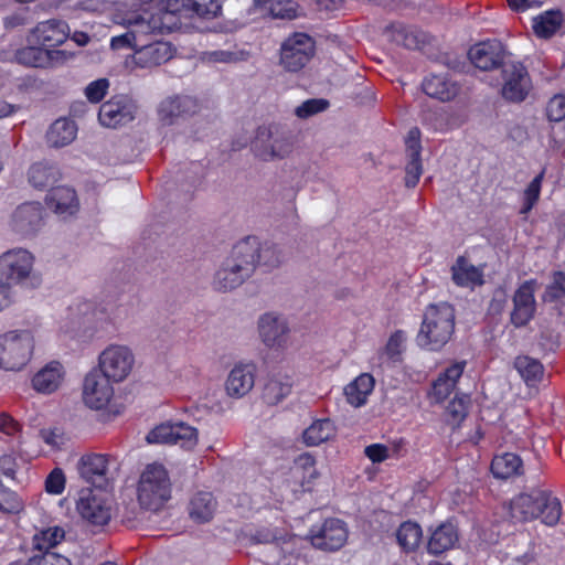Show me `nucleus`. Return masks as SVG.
I'll use <instances>...</instances> for the list:
<instances>
[{
  "instance_id": "f257e3e1",
  "label": "nucleus",
  "mask_w": 565,
  "mask_h": 565,
  "mask_svg": "<svg viewBox=\"0 0 565 565\" xmlns=\"http://www.w3.org/2000/svg\"><path fill=\"white\" fill-rule=\"evenodd\" d=\"M34 263V255L25 248L15 247L0 254V311L13 303V286L38 288L41 285Z\"/></svg>"
},
{
  "instance_id": "f03ea898",
  "label": "nucleus",
  "mask_w": 565,
  "mask_h": 565,
  "mask_svg": "<svg viewBox=\"0 0 565 565\" xmlns=\"http://www.w3.org/2000/svg\"><path fill=\"white\" fill-rule=\"evenodd\" d=\"M509 509L514 522H527L541 515L542 522L548 526L556 525L562 515L561 501L551 491L543 489L515 495Z\"/></svg>"
},
{
  "instance_id": "7ed1b4c3",
  "label": "nucleus",
  "mask_w": 565,
  "mask_h": 565,
  "mask_svg": "<svg viewBox=\"0 0 565 565\" xmlns=\"http://www.w3.org/2000/svg\"><path fill=\"white\" fill-rule=\"evenodd\" d=\"M454 329V308L447 302L430 305L424 313L416 342L423 349L438 351L450 340Z\"/></svg>"
},
{
  "instance_id": "20e7f679",
  "label": "nucleus",
  "mask_w": 565,
  "mask_h": 565,
  "mask_svg": "<svg viewBox=\"0 0 565 565\" xmlns=\"http://www.w3.org/2000/svg\"><path fill=\"white\" fill-rule=\"evenodd\" d=\"M254 247L238 242L231 254L224 259L214 276V287L227 291L241 286L249 278L253 270Z\"/></svg>"
},
{
  "instance_id": "39448f33",
  "label": "nucleus",
  "mask_w": 565,
  "mask_h": 565,
  "mask_svg": "<svg viewBox=\"0 0 565 565\" xmlns=\"http://www.w3.org/2000/svg\"><path fill=\"white\" fill-rule=\"evenodd\" d=\"M294 148L292 134L276 125L259 127L252 142L255 157L265 162L286 159L292 153Z\"/></svg>"
},
{
  "instance_id": "423d86ee",
  "label": "nucleus",
  "mask_w": 565,
  "mask_h": 565,
  "mask_svg": "<svg viewBox=\"0 0 565 565\" xmlns=\"http://www.w3.org/2000/svg\"><path fill=\"white\" fill-rule=\"evenodd\" d=\"M171 497V482L162 465H148L139 478L138 501L142 508L159 510Z\"/></svg>"
},
{
  "instance_id": "0eeeda50",
  "label": "nucleus",
  "mask_w": 565,
  "mask_h": 565,
  "mask_svg": "<svg viewBox=\"0 0 565 565\" xmlns=\"http://www.w3.org/2000/svg\"><path fill=\"white\" fill-rule=\"evenodd\" d=\"M34 340L28 330H12L0 335V366L19 371L30 361Z\"/></svg>"
},
{
  "instance_id": "6e6552de",
  "label": "nucleus",
  "mask_w": 565,
  "mask_h": 565,
  "mask_svg": "<svg viewBox=\"0 0 565 565\" xmlns=\"http://www.w3.org/2000/svg\"><path fill=\"white\" fill-rule=\"evenodd\" d=\"M136 358L126 344H108L98 355V372L115 383L125 381L132 372Z\"/></svg>"
},
{
  "instance_id": "1a4fd4ad",
  "label": "nucleus",
  "mask_w": 565,
  "mask_h": 565,
  "mask_svg": "<svg viewBox=\"0 0 565 565\" xmlns=\"http://www.w3.org/2000/svg\"><path fill=\"white\" fill-rule=\"evenodd\" d=\"M258 335L263 344L274 351H285L290 345L288 319L277 312H266L257 321Z\"/></svg>"
},
{
  "instance_id": "9d476101",
  "label": "nucleus",
  "mask_w": 565,
  "mask_h": 565,
  "mask_svg": "<svg viewBox=\"0 0 565 565\" xmlns=\"http://www.w3.org/2000/svg\"><path fill=\"white\" fill-rule=\"evenodd\" d=\"M315 53L313 40L305 33H295L280 47V65L287 72H299Z\"/></svg>"
},
{
  "instance_id": "9b49d317",
  "label": "nucleus",
  "mask_w": 565,
  "mask_h": 565,
  "mask_svg": "<svg viewBox=\"0 0 565 565\" xmlns=\"http://www.w3.org/2000/svg\"><path fill=\"white\" fill-rule=\"evenodd\" d=\"M148 444L179 445L193 448L198 443V429L183 422L162 423L146 436Z\"/></svg>"
},
{
  "instance_id": "f8f14e48",
  "label": "nucleus",
  "mask_w": 565,
  "mask_h": 565,
  "mask_svg": "<svg viewBox=\"0 0 565 565\" xmlns=\"http://www.w3.org/2000/svg\"><path fill=\"white\" fill-rule=\"evenodd\" d=\"M78 472L83 479L96 487H104L114 479L118 469L116 459L106 454H87L78 460Z\"/></svg>"
},
{
  "instance_id": "ddd939ff",
  "label": "nucleus",
  "mask_w": 565,
  "mask_h": 565,
  "mask_svg": "<svg viewBox=\"0 0 565 565\" xmlns=\"http://www.w3.org/2000/svg\"><path fill=\"white\" fill-rule=\"evenodd\" d=\"M347 524L335 518L327 519L319 526H312L309 532L311 544L319 550L333 552L340 550L348 540Z\"/></svg>"
},
{
  "instance_id": "4468645a",
  "label": "nucleus",
  "mask_w": 565,
  "mask_h": 565,
  "mask_svg": "<svg viewBox=\"0 0 565 565\" xmlns=\"http://www.w3.org/2000/svg\"><path fill=\"white\" fill-rule=\"evenodd\" d=\"M137 105L127 95H117L104 103L98 113L99 122L108 128L127 125L135 119Z\"/></svg>"
},
{
  "instance_id": "2eb2a0df",
  "label": "nucleus",
  "mask_w": 565,
  "mask_h": 565,
  "mask_svg": "<svg viewBox=\"0 0 565 565\" xmlns=\"http://www.w3.org/2000/svg\"><path fill=\"white\" fill-rule=\"evenodd\" d=\"M319 472L316 467V459L309 452L299 455L289 468L284 483L292 493L309 491Z\"/></svg>"
},
{
  "instance_id": "dca6fc26",
  "label": "nucleus",
  "mask_w": 565,
  "mask_h": 565,
  "mask_svg": "<svg viewBox=\"0 0 565 565\" xmlns=\"http://www.w3.org/2000/svg\"><path fill=\"white\" fill-rule=\"evenodd\" d=\"M502 96L510 102H522L531 89L526 68L519 62L503 63Z\"/></svg>"
},
{
  "instance_id": "f3484780",
  "label": "nucleus",
  "mask_w": 565,
  "mask_h": 565,
  "mask_svg": "<svg viewBox=\"0 0 565 565\" xmlns=\"http://www.w3.org/2000/svg\"><path fill=\"white\" fill-rule=\"evenodd\" d=\"M113 380L98 371L89 372L83 384V401L92 409L105 408L114 396Z\"/></svg>"
},
{
  "instance_id": "a211bd4d",
  "label": "nucleus",
  "mask_w": 565,
  "mask_h": 565,
  "mask_svg": "<svg viewBox=\"0 0 565 565\" xmlns=\"http://www.w3.org/2000/svg\"><path fill=\"white\" fill-rule=\"evenodd\" d=\"M256 370V365L252 362L234 364L224 382L226 396L239 399L248 395L255 385Z\"/></svg>"
},
{
  "instance_id": "6ab92c4d",
  "label": "nucleus",
  "mask_w": 565,
  "mask_h": 565,
  "mask_svg": "<svg viewBox=\"0 0 565 565\" xmlns=\"http://www.w3.org/2000/svg\"><path fill=\"white\" fill-rule=\"evenodd\" d=\"M70 36V26L65 21L51 19L39 22L29 34L30 44H38L43 47L58 46Z\"/></svg>"
},
{
  "instance_id": "aec40b11",
  "label": "nucleus",
  "mask_w": 565,
  "mask_h": 565,
  "mask_svg": "<svg viewBox=\"0 0 565 565\" xmlns=\"http://www.w3.org/2000/svg\"><path fill=\"white\" fill-rule=\"evenodd\" d=\"M79 515L93 525H105L110 520V507L103 495L83 490L76 503Z\"/></svg>"
},
{
  "instance_id": "412c9836",
  "label": "nucleus",
  "mask_w": 565,
  "mask_h": 565,
  "mask_svg": "<svg viewBox=\"0 0 565 565\" xmlns=\"http://www.w3.org/2000/svg\"><path fill=\"white\" fill-rule=\"evenodd\" d=\"M43 223V209L40 203L26 202L19 205L11 216V228L22 236L35 234Z\"/></svg>"
},
{
  "instance_id": "4be33fe9",
  "label": "nucleus",
  "mask_w": 565,
  "mask_h": 565,
  "mask_svg": "<svg viewBox=\"0 0 565 565\" xmlns=\"http://www.w3.org/2000/svg\"><path fill=\"white\" fill-rule=\"evenodd\" d=\"M71 55L63 50H50L38 44H30L15 53L20 64L32 67H47L65 62Z\"/></svg>"
},
{
  "instance_id": "5701e85b",
  "label": "nucleus",
  "mask_w": 565,
  "mask_h": 565,
  "mask_svg": "<svg viewBox=\"0 0 565 565\" xmlns=\"http://www.w3.org/2000/svg\"><path fill=\"white\" fill-rule=\"evenodd\" d=\"M534 280L524 281L515 291L513 297V311L511 321L515 327L525 326L534 316L535 298H534Z\"/></svg>"
},
{
  "instance_id": "b1692460",
  "label": "nucleus",
  "mask_w": 565,
  "mask_h": 565,
  "mask_svg": "<svg viewBox=\"0 0 565 565\" xmlns=\"http://www.w3.org/2000/svg\"><path fill=\"white\" fill-rule=\"evenodd\" d=\"M173 47L168 42H146L139 45L132 58L137 66L152 68L168 62L173 56Z\"/></svg>"
},
{
  "instance_id": "393cba45",
  "label": "nucleus",
  "mask_w": 565,
  "mask_h": 565,
  "mask_svg": "<svg viewBox=\"0 0 565 565\" xmlns=\"http://www.w3.org/2000/svg\"><path fill=\"white\" fill-rule=\"evenodd\" d=\"M468 55L471 63L482 71L492 70L504 63V49L501 42L495 40L473 45Z\"/></svg>"
},
{
  "instance_id": "a878e982",
  "label": "nucleus",
  "mask_w": 565,
  "mask_h": 565,
  "mask_svg": "<svg viewBox=\"0 0 565 565\" xmlns=\"http://www.w3.org/2000/svg\"><path fill=\"white\" fill-rule=\"evenodd\" d=\"M171 17L167 15L166 19ZM170 20H161L157 13L150 14L145 12L143 14L136 15L127 20V26L134 32L137 43H146V38L152 33L171 32Z\"/></svg>"
},
{
  "instance_id": "bb28decb",
  "label": "nucleus",
  "mask_w": 565,
  "mask_h": 565,
  "mask_svg": "<svg viewBox=\"0 0 565 565\" xmlns=\"http://www.w3.org/2000/svg\"><path fill=\"white\" fill-rule=\"evenodd\" d=\"M65 369L56 361H52L40 369L32 377V387L41 394L56 392L65 380Z\"/></svg>"
},
{
  "instance_id": "cd10ccee",
  "label": "nucleus",
  "mask_w": 565,
  "mask_h": 565,
  "mask_svg": "<svg viewBox=\"0 0 565 565\" xmlns=\"http://www.w3.org/2000/svg\"><path fill=\"white\" fill-rule=\"evenodd\" d=\"M46 204L64 220L75 215L79 207L75 191L68 186L51 189L46 195Z\"/></svg>"
},
{
  "instance_id": "c85d7f7f",
  "label": "nucleus",
  "mask_w": 565,
  "mask_h": 565,
  "mask_svg": "<svg viewBox=\"0 0 565 565\" xmlns=\"http://www.w3.org/2000/svg\"><path fill=\"white\" fill-rule=\"evenodd\" d=\"M241 244H248L255 249L253 255L254 271L258 265L275 268L285 260L282 249L274 243L265 242L260 244L256 237H247L246 239L241 241Z\"/></svg>"
},
{
  "instance_id": "c756f323",
  "label": "nucleus",
  "mask_w": 565,
  "mask_h": 565,
  "mask_svg": "<svg viewBox=\"0 0 565 565\" xmlns=\"http://www.w3.org/2000/svg\"><path fill=\"white\" fill-rule=\"evenodd\" d=\"M385 35L391 42L409 50L420 49L428 40L425 32L402 23H393L387 26Z\"/></svg>"
},
{
  "instance_id": "7c9ffc66",
  "label": "nucleus",
  "mask_w": 565,
  "mask_h": 565,
  "mask_svg": "<svg viewBox=\"0 0 565 565\" xmlns=\"http://www.w3.org/2000/svg\"><path fill=\"white\" fill-rule=\"evenodd\" d=\"M292 388V379L282 372H273L268 375L263 393V401L270 406L277 405L282 402Z\"/></svg>"
},
{
  "instance_id": "2f4dec72",
  "label": "nucleus",
  "mask_w": 565,
  "mask_h": 565,
  "mask_svg": "<svg viewBox=\"0 0 565 565\" xmlns=\"http://www.w3.org/2000/svg\"><path fill=\"white\" fill-rule=\"evenodd\" d=\"M426 95L440 102H449L459 93V85L447 74L427 76L422 84Z\"/></svg>"
},
{
  "instance_id": "473e14b6",
  "label": "nucleus",
  "mask_w": 565,
  "mask_h": 565,
  "mask_svg": "<svg viewBox=\"0 0 565 565\" xmlns=\"http://www.w3.org/2000/svg\"><path fill=\"white\" fill-rule=\"evenodd\" d=\"M465 367L466 361H458L448 366L445 372L438 376L430 392V397L436 403L443 402L451 394Z\"/></svg>"
},
{
  "instance_id": "72a5a7b5",
  "label": "nucleus",
  "mask_w": 565,
  "mask_h": 565,
  "mask_svg": "<svg viewBox=\"0 0 565 565\" xmlns=\"http://www.w3.org/2000/svg\"><path fill=\"white\" fill-rule=\"evenodd\" d=\"M195 102L190 96H172L163 99L158 107V117L163 125H172L183 114L190 113Z\"/></svg>"
},
{
  "instance_id": "f704fd0d",
  "label": "nucleus",
  "mask_w": 565,
  "mask_h": 565,
  "mask_svg": "<svg viewBox=\"0 0 565 565\" xmlns=\"http://www.w3.org/2000/svg\"><path fill=\"white\" fill-rule=\"evenodd\" d=\"M451 275L454 282L459 287L473 289L483 284V269L465 257L457 258L451 267Z\"/></svg>"
},
{
  "instance_id": "c9c22d12",
  "label": "nucleus",
  "mask_w": 565,
  "mask_h": 565,
  "mask_svg": "<svg viewBox=\"0 0 565 565\" xmlns=\"http://www.w3.org/2000/svg\"><path fill=\"white\" fill-rule=\"evenodd\" d=\"M217 509V502L207 491H199L190 499L188 511L191 520L196 523L210 522Z\"/></svg>"
},
{
  "instance_id": "e433bc0d",
  "label": "nucleus",
  "mask_w": 565,
  "mask_h": 565,
  "mask_svg": "<svg viewBox=\"0 0 565 565\" xmlns=\"http://www.w3.org/2000/svg\"><path fill=\"white\" fill-rule=\"evenodd\" d=\"M375 380L370 373H362L344 387L347 402L353 407L363 406L374 390Z\"/></svg>"
},
{
  "instance_id": "4c0bfd02",
  "label": "nucleus",
  "mask_w": 565,
  "mask_h": 565,
  "mask_svg": "<svg viewBox=\"0 0 565 565\" xmlns=\"http://www.w3.org/2000/svg\"><path fill=\"white\" fill-rule=\"evenodd\" d=\"M458 542V532L454 524L444 523L430 535L428 552L435 555L441 554L455 546Z\"/></svg>"
},
{
  "instance_id": "58836bf2",
  "label": "nucleus",
  "mask_w": 565,
  "mask_h": 565,
  "mask_svg": "<svg viewBox=\"0 0 565 565\" xmlns=\"http://www.w3.org/2000/svg\"><path fill=\"white\" fill-rule=\"evenodd\" d=\"M77 127L74 121L60 118L55 120L46 135L51 147L60 148L70 145L76 137Z\"/></svg>"
},
{
  "instance_id": "ea45409f",
  "label": "nucleus",
  "mask_w": 565,
  "mask_h": 565,
  "mask_svg": "<svg viewBox=\"0 0 565 565\" xmlns=\"http://www.w3.org/2000/svg\"><path fill=\"white\" fill-rule=\"evenodd\" d=\"M60 177L58 169L49 162H36L28 172L29 182L36 189H44L54 184Z\"/></svg>"
},
{
  "instance_id": "a19ab883",
  "label": "nucleus",
  "mask_w": 565,
  "mask_h": 565,
  "mask_svg": "<svg viewBox=\"0 0 565 565\" xmlns=\"http://www.w3.org/2000/svg\"><path fill=\"white\" fill-rule=\"evenodd\" d=\"M522 460L512 452L495 456L491 462V471L498 479H508L521 472Z\"/></svg>"
},
{
  "instance_id": "79ce46f5",
  "label": "nucleus",
  "mask_w": 565,
  "mask_h": 565,
  "mask_svg": "<svg viewBox=\"0 0 565 565\" xmlns=\"http://www.w3.org/2000/svg\"><path fill=\"white\" fill-rule=\"evenodd\" d=\"M335 435V428L330 419L313 422L302 434L307 446H319Z\"/></svg>"
},
{
  "instance_id": "37998d69",
  "label": "nucleus",
  "mask_w": 565,
  "mask_h": 565,
  "mask_svg": "<svg viewBox=\"0 0 565 565\" xmlns=\"http://www.w3.org/2000/svg\"><path fill=\"white\" fill-rule=\"evenodd\" d=\"M422 536L420 526L411 521L402 523L396 532L397 542L406 552L415 551L422 541Z\"/></svg>"
},
{
  "instance_id": "c03bdc74",
  "label": "nucleus",
  "mask_w": 565,
  "mask_h": 565,
  "mask_svg": "<svg viewBox=\"0 0 565 565\" xmlns=\"http://www.w3.org/2000/svg\"><path fill=\"white\" fill-rule=\"evenodd\" d=\"M514 366L521 377L529 384L533 385L543 376V365L540 361L530 356H518Z\"/></svg>"
},
{
  "instance_id": "a18cd8bd",
  "label": "nucleus",
  "mask_w": 565,
  "mask_h": 565,
  "mask_svg": "<svg viewBox=\"0 0 565 565\" xmlns=\"http://www.w3.org/2000/svg\"><path fill=\"white\" fill-rule=\"evenodd\" d=\"M64 539V531L58 526L41 530L33 536V547L41 554L51 552Z\"/></svg>"
},
{
  "instance_id": "49530a36",
  "label": "nucleus",
  "mask_w": 565,
  "mask_h": 565,
  "mask_svg": "<svg viewBox=\"0 0 565 565\" xmlns=\"http://www.w3.org/2000/svg\"><path fill=\"white\" fill-rule=\"evenodd\" d=\"M562 24V14L559 12H545L533 19V30L540 38H550Z\"/></svg>"
},
{
  "instance_id": "de8ad7c7",
  "label": "nucleus",
  "mask_w": 565,
  "mask_h": 565,
  "mask_svg": "<svg viewBox=\"0 0 565 565\" xmlns=\"http://www.w3.org/2000/svg\"><path fill=\"white\" fill-rule=\"evenodd\" d=\"M182 11H192L194 12V0H166L163 7L157 12L158 17L161 20L166 19L167 15L171 17V31L178 25L177 15Z\"/></svg>"
},
{
  "instance_id": "09e8293b",
  "label": "nucleus",
  "mask_w": 565,
  "mask_h": 565,
  "mask_svg": "<svg viewBox=\"0 0 565 565\" xmlns=\"http://www.w3.org/2000/svg\"><path fill=\"white\" fill-rule=\"evenodd\" d=\"M249 57L248 52L239 50L236 46L227 50H213L204 52L203 60L210 63H237L246 61Z\"/></svg>"
},
{
  "instance_id": "8fccbe9b",
  "label": "nucleus",
  "mask_w": 565,
  "mask_h": 565,
  "mask_svg": "<svg viewBox=\"0 0 565 565\" xmlns=\"http://www.w3.org/2000/svg\"><path fill=\"white\" fill-rule=\"evenodd\" d=\"M405 340L406 335L403 331L394 332L387 340L385 348L380 352V359L396 362L404 350Z\"/></svg>"
},
{
  "instance_id": "3c124183",
  "label": "nucleus",
  "mask_w": 565,
  "mask_h": 565,
  "mask_svg": "<svg viewBox=\"0 0 565 565\" xmlns=\"http://www.w3.org/2000/svg\"><path fill=\"white\" fill-rule=\"evenodd\" d=\"M329 105V100L324 98H310L296 107L295 115L300 119H307L327 110Z\"/></svg>"
},
{
  "instance_id": "603ef678",
  "label": "nucleus",
  "mask_w": 565,
  "mask_h": 565,
  "mask_svg": "<svg viewBox=\"0 0 565 565\" xmlns=\"http://www.w3.org/2000/svg\"><path fill=\"white\" fill-rule=\"evenodd\" d=\"M545 174V170L541 171L526 186L524 190L523 199V207L521 213L525 214L532 210L534 204L537 202L541 193L542 181Z\"/></svg>"
},
{
  "instance_id": "864d4df0",
  "label": "nucleus",
  "mask_w": 565,
  "mask_h": 565,
  "mask_svg": "<svg viewBox=\"0 0 565 565\" xmlns=\"http://www.w3.org/2000/svg\"><path fill=\"white\" fill-rule=\"evenodd\" d=\"M407 154V163L405 167V185L407 188H415L418 183L423 173V166L420 154L414 156V153Z\"/></svg>"
},
{
  "instance_id": "5fc2aeb1",
  "label": "nucleus",
  "mask_w": 565,
  "mask_h": 565,
  "mask_svg": "<svg viewBox=\"0 0 565 565\" xmlns=\"http://www.w3.org/2000/svg\"><path fill=\"white\" fill-rule=\"evenodd\" d=\"M269 11L274 18L294 19L298 15V4L291 0H278L269 2Z\"/></svg>"
},
{
  "instance_id": "6e6d98bb",
  "label": "nucleus",
  "mask_w": 565,
  "mask_h": 565,
  "mask_svg": "<svg viewBox=\"0 0 565 565\" xmlns=\"http://www.w3.org/2000/svg\"><path fill=\"white\" fill-rule=\"evenodd\" d=\"M21 509L22 503L18 494L10 489L0 486V511L18 513Z\"/></svg>"
},
{
  "instance_id": "4d7b16f0",
  "label": "nucleus",
  "mask_w": 565,
  "mask_h": 565,
  "mask_svg": "<svg viewBox=\"0 0 565 565\" xmlns=\"http://www.w3.org/2000/svg\"><path fill=\"white\" fill-rule=\"evenodd\" d=\"M26 565H71V561L62 554L45 552L32 556Z\"/></svg>"
},
{
  "instance_id": "13d9d810",
  "label": "nucleus",
  "mask_w": 565,
  "mask_h": 565,
  "mask_svg": "<svg viewBox=\"0 0 565 565\" xmlns=\"http://www.w3.org/2000/svg\"><path fill=\"white\" fill-rule=\"evenodd\" d=\"M109 82L106 78L93 81L85 88V96L92 103L100 102L107 93Z\"/></svg>"
},
{
  "instance_id": "bf43d9fd",
  "label": "nucleus",
  "mask_w": 565,
  "mask_h": 565,
  "mask_svg": "<svg viewBox=\"0 0 565 565\" xmlns=\"http://www.w3.org/2000/svg\"><path fill=\"white\" fill-rule=\"evenodd\" d=\"M546 115L551 121H561L565 118V96L556 95L550 99Z\"/></svg>"
},
{
  "instance_id": "052dcab7",
  "label": "nucleus",
  "mask_w": 565,
  "mask_h": 565,
  "mask_svg": "<svg viewBox=\"0 0 565 565\" xmlns=\"http://www.w3.org/2000/svg\"><path fill=\"white\" fill-rule=\"evenodd\" d=\"M222 12L220 0H210L206 3L194 1V13L204 19H214Z\"/></svg>"
},
{
  "instance_id": "680f3d73",
  "label": "nucleus",
  "mask_w": 565,
  "mask_h": 565,
  "mask_svg": "<svg viewBox=\"0 0 565 565\" xmlns=\"http://www.w3.org/2000/svg\"><path fill=\"white\" fill-rule=\"evenodd\" d=\"M65 489V476L58 468L54 469L46 478L45 490L51 494H61Z\"/></svg>"
},
{
  "instance_id": "e2e57ef3",
  "label": "nucleus",
  "mask_w": 565,
  "mask_h": 565,
  "mask_svg": "<svg viewBox=\"0 0 565 565\" xmlns=\"http://www.w3.org/2000/svg\"><path fill=\"white\" fill-rule=\"evenodd\" d=\"M140 43H137L134 32L127 26V31L120 35L113 36L110 47L113 50L132 49L137 50Z\"/></svg>"
},
{
  "instance_id": "0e129e2a",
  "label": "nucleus",
  "mask_w": 565,
  "mask_h": 565,
  "mask_svg": "<svg viewBox=\"0 0 565 565\" xmlns=\"http://www.w3.org/2000/svg\"><path fill=\"white\" fill-rule=\"evenodd\" d=\"M565 292V273L558 271L554 275L553 282L546 289V296L551 299H557Z\"/></svg>"
},
{
  "instance_id": "69168bd1",
  "label": "nucleus",
  "mask_w": 565,
  "mask_h": 565,
  "mask_svg": "<svg viewBox=\"0 0 565 565\" xmlns=\"http://www.w3.org/2000/svg\"><path fill=\"white\" fill-rule=\"evenodd\" d=\"M365 456L374 463H380L388 458V448L382 444H372L364 449Z\"/></svg>"
},
{
  "instance_id": "338daca9",
  "label": "nucleus",
  "mask_w": 565,
  "mask_h": 565,
  "mask_svg": "<svg viewBox=\"0 0 565 565\" xmlns=\"http://www.w3.org/2000/svg\"><path fill=\"white\" fill-rule=\"evenodd\" d=\"M406 153H414V156L420 154V131L418 128H412L406 137Z\"/></svg>"
},
{
  "instance_id": "774afa93",
  "label": "nucleus",
  "mask_w": 565,
  "mask_h": 565,
  "mask_svg": "<svg viewBox=\"0 0 565 565\" xmlns=\"http://www.w3.org/2000/svg\"><path fill=\"white\" fill-rule=\"evenodd\" d=\"M41 437L45 444L53 448H60L64 444V435L57 429L42 430Z\"/></svg>"
}]
</instances>
